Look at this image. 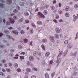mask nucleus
I'll return each instance as SVG.
<instances>
[{"label": "nucleus", "instance_id": "nucleus-35", "mask_svg": "<svg viewBox=\"0 0 78 78\" xmlns=\"http://www.w3.org/2000/svg\"><path fill=\"white\" fill-rule=\"evenodd\" d=\"M16 71L17 72H21V69L19 68H18L16 69Z\"/></svg>", "mask_w": 78, "mask_h": 78}, {"label": "nucleus", "instance_id": "nucleus-23", "mask_svg": "<svg viewBox=\"0 0 78 78\" xmlns=\"http://www.w3.org/2000/svg\"><path fill=\"white\" fill-rule=\"evenodd\" d=\"M69 7L67 6L65 8V11H69Z\"/></svg>", "mask_w": 78, "mask_h": 78}, {"label": "nucleus", "instance_id": "nucleus-17", "mask_svg": "<svg viewBox=\"0 0 78 78\" xmlns=\"http://www.w3.org/2000/svg\"><path fill=\"white\" fill-rule=\"evenodd\" d=\"M47 40L46 39H44L42 40V42H43L44 43H45V42H47Z\"/></svg>", "mask_w": 78, "mask_h": 78}, {"label": "nucleus", "instance_id": "nucleus-63", "mask_svg": "<svg viewBox=\"0 0 78 78\" xmlns=\"http://www.w3.org/2000/svg\"><path fill=\"white\" fill-rule=\"evenodd\" d=\"M27 64L28 66L30 65V62H27Z\"/></svg>", "mask_w": 78, "mask_h": 78}, {"label": "nucleus", "instance_id": "nucleus-37", "mask_svg": "<svg viewBox=\"0 0 78 78\" xmlns=\"http://www.w3.org/2000/svg\"><path fill=\"white\" fill-rule=\"evenodd\" d=\"M13 19H15L16 20V19H18L17 16H13Z\"/></svg>", "mask_w": 78, "mask_h": 78}, {"label": "nucleus", "instance_id": "nucleus-27", "mask_svg": "<svg viewBox=\"0 0 78 78\" xmlns=\"http://www.w3.org/2000/svg\"><path fill=\"white\" fill-rule=\"evenodd\" d=\"M16 56V57H15L13 58L14 59H18V58H19V57L18 56H19V55L18 54H16L15 55Z\"/></svg>", "mask_w": 78, "mask_h": 78}, {"label": "nucleus", "instance_id": "nucleus-64", "mask_svg": "<svg viewBox=\"0 0 78 78\" xmlns=\"http://www.w3.org/2000/svg\"><path fill=\"white\" fill-rule=\"evenodd\" d=\"M78 18V16H76L74 17V19H75L76 20V19H77Z\"/></svg>", "mask_w": 78, "mask_h": 78}, {"label": "nucleus", "instance_id": "nucleus-56", "mask_svg": "<svg viewBox=\"0 0 78 78\" xmlns=\"http://www.w3.org/2000/svg\"><path fill=\"white\" fill-rule=\"evenodd\" d=\"M25 74L26 75H28L29 74V73H28V72H25Z\"/></svg>", "mask_w": 78, "mask_h": 78}, {"label": "nucleus", "instance_id": "nucleus-22", "mask_svg": "<svg viewBox=\"0 0 78 78\" xmlns=\"http://www.w3.org/2000/svg\"><path fill=\"white\" fill-rule=\"evenodd\" d=\"M48 12H47V11L46 10H44L43 12V13L44 15H47V13Z\"/></svg>", "mask_w": 78, "mask_h": 78}, {"label": "nucleus", "instance_id": "nucleus-38", "mask_svg": "<svg viewBox=\"0 0 78 78\" xmlns=\"http://www.w3.org/2000/svg\"><path fill=\"white\" fill-rule=\"evenodd\" d=\"M55 37L57 38V39H59V35L57 34H55Z\"/></svg>", "mask_w": 78, "mask_h": 78}, {"label": "nucleus", "instance_id": "nucleus-8", "mask_svg": "<svg viewBox=\"0 0 78 78\" xmlns=\"http://www.w3.org/2000/svg\"><path fill=\"white\" fill-rule=\"evenodd\" d=\"M67 47L69 48H71L73 47V44L72 43H70L68 45Z\"/></svg>", "mask_w": 78, "mask_h": 78}, {"label": "nucleus", "instance_id": "nucleus-4", "mask_svg": "<svg viewBox=\"0 0 78 78\" xmlns=\"http://www.w3.org/2000/svg\"><path fill=\"white\" fill-rule=\"evenodd\" d=\"M9 19L10 23H14L15 22V21L12 18H9Z\"/></svg>", "mask_w": 78, "mask_h": 78}, {"label": "nucleus", "instance_id": "nucleus-7", "mask_svg": "<svg viewBox=\"0 0 78 78\" xmlns=\"http://www.w3.org/2000/svg\"><path fill=\"white\" fill-rule=\"evenodd\" d=\"M76 53H77V52H76L74 53L71 52L70 54V56H76Z\"/></svg>", "mask_w": 78, "mask_h": 78}, {"label": "nucleus", "instance_id": "nucleus-42", "mask_svg": "<svg viewBox=\"0 0 78 78\" xmlns=\"http://www.w3.org/2000/svg\"><path fill=\"white\" fill-rule=\"evenodd\" d=\"M37 54L38 56H41V53L40 52H37Z\"/></svg>", "mask_w": 78, "mask_h": 78}, {"label": "nucleus", "instance_id": "nucleus-57", "mask_svg": "<svg viewBox=\"0 0 78 78\" xmlns=\"http://www.w3.org/2000/svg\"><path fill=\"white\" fill-rule=\"evenodd\" d=\"M36 78V76L34 75H33L31 77V78Z\"/></svg>", "mask_w": 78, "mask_h": 78}, {"label": "nucleus", "instance_id": "nucleus-43", "mask_svg": "<svg viewBox=\"0 0 78 78\" xmlns=\"http://www.w3.org/2000/svg\"><path fill=\"white\" fill-rule=\"evenodd\" d=\"M28 40L27 39H24V41L25 43H27V42H28Z\"/></svg>", "mask_w": 78, "mask_h": 78}, {"label": "nucleus", "instance_id": "nucleus-1", "mask_svg": "<svg viewBox=\"0 0 78 78\" xmlns=\"http://www.w3.org/2000/svg\"><path fill=\"white\" fill-rule=\"evenodd\" d=\"M37 14L39 18H41V19H44L45 18V16L44 15L42 14L41 12H38Z\"/></svg>", "mask_w": 78, "mask_h": 78}, {"label": "nucleus", "instance_id": "nucleus-19", "mask_svg": "<svg viewBox=\"0 0 78 78\" xmlns=\"http://www.w3.org/2000/svg\"><path fill=\"white\" fill-rule=\"evenodd\" d=\"M13 66L15 67H16V68H17V67H18V64L17 63H15L13 64Z\"/></svg>", "mask_w": 78, "mask_h": 78}, {"label": "nucleus", "instance_id": "nucleus-34", "mask_svg": "<svg viewBox=\"0 0 78 78\" xmlns=\"http://www.w3.org/2000/svg\"><path fill=\"white\" fill-rule=\"evenodd\" d=\"M10 22L9 21H8L6 22V24L7 25H10Z\"/></svg>", "mask_w": 78, "mask_h": 78}, {"label": "nucleus", "instance_id": "nucleus-29", "mask_svg": "<svg viewBox=\"0 0 78 78\" xmlns=\"http://www.w3.org/2000/svg\"><path fill=\"white\" fill-rule=\"evenodd\" d=\"M5 32L6 33V34H9V31L8 30H5Z\"/></svg>", "mask_w": 78, "mask_h": 78}, {"label": "nucleus", "instance_id": "nucleus-50", "mask_svg": "<svg viewBox=\"0 0 78 78\" xmlns=\"http://www.w3.org/2000/svg\"><path fill=\"white\" fill-rule=\"evenodd\" d=\"M53 64V61L51 60L50 61V62H49V66H50V64Z\"/></svg>", "mask_w": 78, "mask_h": 78}, {"label": "nucleus", "instance_id": "nucleus-31", "mask_svg": "<svg viewBox=\"0 0 78 78\" xmlns=\"http://www.w3.org/2000/svg\"><path fill=\"white\" fill-rule=\"evenodd\" d=\"M31 25L33 27H34V28H35L36 27V25L34 24L33 23H32L31 24Z\"/></svg>", "mask_w": 78, "mask_h": 78}, {"label": "nucleus", "instance_id": "nucleus-52", "mask_svg": "<svg viewBox=\"0 0 78 78\" xmlns=\"http://www.w3.org/2000/svg\"><path fill=\"white\" fill-rule=\"evenodd\" d=\"M29 22H30V21L29 20H26V23H28Z\"/></svg>", "mask_w": 78, "mask_h": 78}, {"label": "nucleus", "instance_id": "nucleus-53", "mask_svg": "<svg viewBox=\"0 0 78 78\" xmlns=\"http://www.w3.org/2000/svg\"><path fill=\"white\" fill-rule=\"evenodd\" d=\"M42 64L43 65H44L45 64V61H43L42 62Z\"/></svg>", "mask_w": 78, "mask_h": 78}, {"label": "nucleus", "instance_id": "nucleus-21", "mask_svg": "<svg viewBox=\"0 0 78 78\" xmlns=\"http://www.w3.org/2000/svg\"><path fill=\"white\" fill-rule=\"evenodd\" d=\"M0 75L2 76H5V75L2 72H0Z\"/></svg>", "mask_w": 78, "mask_h": 78}, {"label": "nucleus", "instance_id": "nucleus-58", "mask_svg": "<svg viewBox=\"0 0 78 78\" xmlns=\"http://www.w3.org/2000/svg\"><path fill=\"white\" fill-rule=\"evenodd\" d=\"M59 22H64V20H59Z\"/></svg>", "mask_w": 78, "mask_h": 78}, {"label": "nucleus", "instance_id": "nucleus-30", "mask_svg": "<svg viewBox=\"0 0 78 78\" xmlns=\"http://www.w3.org/2000/svg\"><path fill=\"white\" fill-rule=\"evenodd\" d=\"M18 48H19V49H20V50H21V49H22V48H23V46L21 45H19L18 46Z\"/></svg>", "mask_w": 78, "mask_h": 78}, {"label": "nucleus", "instance_id": "nucleus-39", "mask_svg": "<svg viewBox=\"0 0 78 78\" xmlns=\"http://www.w3.org/2000/svg\"><path fill=\"white\" fill-rule=\"evenodd\" d=\"M17 12H18V11L17 9H14L13 10V12H14V13H17Z\"/></svg>", "mask_w": 78, "mask_h": 78}, {"label": "nucleus", "instance_id": "nucleus-33", "mask_svg": "<svg viewBox=\"0 0 78 78\" xmlns=\"http://www.w3.org/2000/svg\"><path fill=\"white\" fill-rule=\"evenodd\" d=\"M6 37H7L9 38V39H11V36H10L9 35L7 34V35H6Z\"/></svg>", "mask_w": 78, "mask_h": 78}, {"label": "nucleus", "instance_id": "nucleus-3", "mask_svg": "<svg viewBox=\"0 0 78 78\" xmlns=\"http://www.w3.org/2000/svg\"><path fill=\"white\" fill-rule=\"evenodd\" d=\"M10 52L9 54V55L10 56L12 57L14 56V54L13 53V52H14L15 51V50L14 49H11L10 50Z\"/></svg>", "mask_w": 78, "mask_h": 78}, {"label": "nucleus", "instance_id": "nucleus-18", "mask_svg": "<svg viewBox=\"0 0 78 78\" xmlns=\"http://www.w3.org/2000/svg\"><path fill=\"white\" fill-rule=\"evenodd\" d=\"M41 47L42 49H43V50H44V51H45V46H44V45L42 44L41 45Z\"/></svg>", "mask_w": 78, "mask_h": 78}, {"label": "nucleus", "instance_id": "nucleus-60", "mask_svg": "<svg viewBox=\"0 0 78 78\" xmlns=\"http://www.w3.org/2000/svg\"><path fill=\"white\" fill-rule=\"evenodd\" d=\"M2 72H6V70L4 69L3 68H2Z\"/></svg>", "mask_w": 78, "mask_h": 78}, {"label": "nucleus", "instance_id": "nucleus-14", "mask_svg": "<svg viewBox=\"0 0 78 78\" xmlns=\"http://www.w3.org/2000/svg\"><path fill=\"white\" fill-rule=\"evenodd\" d=\"M26 70L27 72H31V69L30 68H27L26 69Z\"/></svg>", "mask_w": 78, "mask_h": 78}, {"label": "nucleus", "instance_id": "nucleus-2", "mask_svg": "<svg viewBox=\"0 0 78 78\" xmlns=\"http://www.w3.org/2000/svg\"><path fill=\"white\" fill-rule=\"evenodd\" d=\"M49 39L52 42H53V43H55V37L53 36L51 37H49Z\"/></svg>", "mask_w": 78, "mask_h": 78}, {"label": "nucleus", "instance_id": "nucleus-32", "mask_svg": "<svg viewBox=\"0 0 78 78\" xmlns=\"http://www.w3.org/2000/svg\"><path fill=\"white\" fill-rule=\"evenodd\" d=\"M65 15L66 16V17H69V13L68 12H67L65 14Z\"/></svg>", "mask_w": 78, "mask_h": 78}, {"label": "nucleus", "instance_id": "nucleus-51", "mask_svg": "<svg viewBox=\"0 0 78 78\" xmlns=\"http://www.w3.org/2000/svg\"><path fill=\"white\" fill-rule=\"evenodd\" d=\"M2 63H5V62H6V60L3 59L2 61Z\"/></svg>", "mask_w": 78, "mask_h": 78}, {"label": "nucleus", "instance_id": "nucleus-5", "mask_svg": "<svg viewBox=\"0 0 78 78\" xmlns=\"http://www.w3.org/2000/svg\"><path fill=\"white\" fill-rule=\"evenodd\" d=\"M12 33L13 34H14L16 35H18L19 34V31L17 30H14L12 31Z\"/></svg>", "mask_w": 78, "mask_h": 78}, {"label": "nucleus", "instance_id": "nucleus-45", "mask_svg": "<svg viewBox=\"0 0 78 78\" xmlns=\"http://www.w3.org/2000/svg\"><path fill=\"white\" fill-rule=\"evenodd\" d=\"M49 55V53L46 52L45 54V56H46V57H48V56Z\"/></svg>", "mask_w": 78, "mask_h": 78}, {"label": "nucleus", "instance_id": "nucleus-15", "mask_svg": "<svg viewBox=\"0 0 78 78\" xmlns=\"http://www.w3.org/2000/svg\"><path fill=\"white\" fill-rule=\"evenodd\" d=\"M24 15L25 16H29V13H28V12H25L24 13Z\"/></svg>", "mask_w": 78, "mask_h": 78}, {"label": "nucleus", "instance_id": "nucleus-44", "mask_svg": "<svg viewBox=\"0 0 78 78\" xmlns=\"http://www.w3.org/2000/svg\"><path fill=\"white\" fill-rule=\"evenodd\" d=\"M20 58L21 60H22V59H24L25 57L24 56H20Z\"/></svg>", "mask_w": 78, "mask_h": 78}, {"label": "nucleus", "instance_id": "nucleus-41", "mask_svg": "<svg viewBox=\"0 0 78 78\" xmlns=\"http://www.w3.org/2000/svg\"><path fill=\"white\" fill-rule=\"evenodd\" d=\"M62 53H63L62 51H61V52L59 53V55H58V56H60L61 55H62Z\"/></svg>", "mask_w": 78, "mask_h": 78}, {"label": "nucleus", "instance_id": "nucleus-25", "mask_svg": "<svg viewBox=\"0 0 78 78\" xmlns=\"http://www.w3.org/2000/svg\"><path fill=\"white\" fill-rule=\"evenodd\" d=\"M20 33L22 34H25V31L23 30H21L20 31Z\"/></svg>", "mask_w": 78, "mask_h": 78}, {"label": "nucleus", "instance_id": "nucleus-36", "mask_svg": "<svg viewBox=\"0 0 78 78\" xmlns=\"http://www.w3.org/2000/svg\"><path fill=\"white\" fill-rule=\"evenodd\" d=\"M55 75V73L54 72L52 73L51 74V78H53V77L54 76V75Z\"/></svg>", "mask_w": 78, "mask_h": 78}, {"label": "nucleus", "instance_id": "nucleus-40", "mask_svg": "<svg viewBox=\"0 0 78 78\" xmlns=\"http://www.w3.org/2000/svg\"><path fill=\"white\" fill-rule=\"evenodd\" d=\"M5 47V45H0V48H3Z\"/></svg>", "mask_w": 78, "mask_h": 78}, {"label": "nucleus", "instance_id": "nucleus-62", "mask_svg": "<svg viewBox=\"0 0 78 78\" xmlns=\"http://www.w3.org/2000/svg\"><path fill=\"white\" fill-rule=\"evenodd\" d=\"M58 18H59V16L57 15L56 16V19H58Z\"/></svg>", "mask_w": 78, "mask_h": 78}, {"label": "nucleus", "instance_id": "nucleus-20", "mask_svg": "<svg viewBox=\"0 0 78 78\" xmlns=\"http://www.w3.org/2000/svg\"><path fill=\"white\" fill-rule=\"evenodd\" d=\"M67 53V51H65L63 54V56H65Z\"/></svg>", "mask_w": 78, "mask_h": 78}, {"label": "nucleus", "instance_id": "nucleus-59", "mask_svg": "<svg viewBox=\"0 0 78 78\" xmlns=\"http://www.w3.org/2000/svg\"><path fill=\"white\" fill-rule=\"evenodd\" d=\"M4 67H8V65L6 64H5L4 65Z\"/></svg>", "mask_w": 78, "mask_h": 78}, {"label": "nucleus", "instance_id": "nucleus-11", "mask_svg": "<svg viewBox=\"0 0 78 78\" xmlns=\"http://www.w3.org/2000/svg\"><path fill=\"white\" fill-rule=\"evenodd\" d=\"M0 7L2 8H5V4L3 3H0Z\"/></svg>", "mask_w": 78, "mask_h": 78}, {"label": "nucleus", "instance_id": "nucleus-6", "mask_svg": "<svg viewBox=\"0 0 78 78\" xmlns=\"http://www.w3.org/2000/svg\"><path fill=\"white\" fill-rule=\"evenodd\" d=\"M29 60L31 61H34V58L32 56H30L29 57Z\"/></svg>", "mask_w": 78, "mask_h": 78}, {"label": "nucleus", "instance_id": "nucleus-61", "mask_svg": "<svg viewBox=\"0 0 78 78\" xmlns=\"http://www.w3.org/2000/svg\"><path fill=\"white\" fill-rule=\"evenodd\" d=\"M58 6H59V7H61L62 6V4L61 3H59Z\"/></svg>", "mask_w": 78, "mask_h": 78}, {"label": "nucleus", "instance_id": "nucleus-49", "mask_svg": "<svg viewBox=\"0 0 78 78\" xmlns=\"http://www.w3.org/2000/svg\"><path fill=\"white\" fill-rule=\"evenodd\" d=\"M48 73H46L45 74V77L46 78H49V77H48Z\"/></svg>", "mask_w": 78, "mask_h": 78}, {"label": "nucleus", "instance_id": "nucleus-55", "mask_svg": "<svg viewBox=\"0 0 78 78\" xmlns=\"http://www.w3.org/2000/svg\"><path fill=\"white\" fill-rule=\"evenodd\" d=\"M16 8V9H18V10H19L20 9V7L19 6H17Z\"/></svg>", "mask_w": 78, "mask_h": 78}, {"label": "nucleus", "instance_id": "nucleus-12", "mask_svg": "<svg viewBox=\"0 0 78 78\" xmlns=\"http://www.w3.org/2000/svg\"><path fill=\"white\" fill-rule=\"evenodd\" d=\"M30 34H33V33H34L33 29L32 28H31L30 29Z\"/></svg>", "mask_w": 78, "mask_h": 78}, {"label": "nucleus", "instance_id": "nucleus-28", "mask_svg": "<svg viewBox=\"0 0 78 78\" xmlns=\"http://www.w3.org/2000/svg\"><path fill=\"white\" fill-rule=\"evenodd\" d=\"M25 5V3L23 2H22L20 3V5L21 6H23V5Z\"/></svg>", "mask_w": 78, "mask_h": 78}, {"label": "nucleus", "instance_id": "nucleus-26", "mask_svg": "<svg viewBox=\"0 0 78 78\" xmlns=\"http://www.w3.org/2000/svg\"><path fill=\"white\" fill-rule=\"evenodd\" d=\"M6 70L8 72H11V69L9 68H7L6 69Z\"/></svg>", "mask_w": 78, "mask_h": 78}, {"label": "nucleus", "instance_id": "nucleus-48", "mask_svg": "<svg viewBox=\"0 0 78 78\" xmlns=\"http://www.w3.org/2000/svg\"><path fill=\"white\" fill-rule=\"evenodd\" d=\"M74 8H78V5L76 4H75L74 5Z\"/></svg>", "mask_w": 78, "mask_h": 78}, {"label": "nucleus", "instance_id": "nucleus-46", "mask_svg": "<svg viewBox=\"0 0 78 78\" xmlns=\"http://www.w3.org/2000/svg\"><path fill=\"white\" fill-rule=\"evenodd\" d=\"M58 13L59 14H62L63 13L62 11V10H60V11H58Z\"/></svg>", "mask_w": 78, "mask_h": 78}, {"label": "nucleus", "instance_id": "nucleus-13", "mask_svg": "<svg viewBox=\"0 0 78 78\" xmlns=\"http://www.w3.org/2000/svg\"><path fill=\"white\" fill-rule=\"evenodd\" d=\"M61 58H59L57 61V64H59L61 62Z\"/></svg>", "mask_w": 78, "mask_h": 78}, {"label": "nucleus", "instance_id": "nucleus-24", "mask_svg": "<svg viewBox=\"0 0 78 78\" xmlns=\"http://www.w3.org/2000/svg\"><path fill=\"white\" fill-rule=\"evenodd\" d=\"M23 18H21V19L19 20L18 21V22H23Z\"/></svg>", "mask_w": 78, "mask_h": 78}, {"label": "nucleus", "instance_id": "nucleus-10", "mask_svg": "<svg viewBox=\"0 0 78 78\" xmlns=\"http://www.w3.org/2000/svg\"><path fill=\"white\" fill-rule=\"evenodd\" d=\"M37 24L38 25H42V22L41 21H37Z\"/></svg>", "mask_w": 78, "mask_h": 78}, {"label": "nucleus", "instance_id": "nucleus-9", "mask_svg": "<svg viewBox=\"0 0 78 78\" xmlns=\"http://www.w3.org/2000/svg\"><path fill=\"white\" fill-rule=\"evenodd\" d=\"M56 32V33H60L61 31V30L60 29H59V28L57 27L55 29Z\"/></svg>", "mask_w": 78, "mask_h": 78}, {"label": "nucleus", "instance_id": "nucleus-16", "mask_svg": "<svg viewBox=\"0 0 78 78\" xmlns=\"http://www.w3.org/2000/svg\"><path fill=\"white\" fill-rule=\"evenodd\" d=\"M7 2L8 4L9 5L10 4H11V3H12V1L11 0H8V1H7Z\"/></svg>", "mask_w": 78, "mask_h": 78}, {"label": "nucleus", "instance_id": "nucleus-47", "mask_svg": "<svg viewBox=\"0 0 78 78\" xmlns=\"http://www.w3.org/2000/svg\"><path fill=\"white\" fill-rule=\"evenodd\" d=\"M69 42V41H68V40H66L65 42H64V43L65 44H68V43Z\"/></svg>", "mask_w": 78, "mask_h": 78}, {"label": "nucleus", "instance_id": "nucleus-54", "mask_svg": "<svg viewBox=\"0 0 78 78\" xmlns=\"http://www.w3.org/2000/svg\"><path fill=\"white\" fill-rule=\"evenodd\" d=\"M9 66L10 67H12V64L11 63H9Z\"/></svg>", "mask_w": 78, "mask_h": 78}]
</instances>
